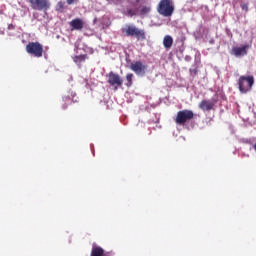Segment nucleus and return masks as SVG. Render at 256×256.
I'll return each mask as SVG.
<instances>
[{
    "label": "nucleus",
    "instance_id": "nucleus-1",
    "mask_svg": "<svg viewBox=\"0 0 256 256\" xmlns=\"http://www.w3.org/2000/svg\"><path fill=\"white\" fill-rule=\"evenodd\" d=\"M122 33H125L126 37H135L137 41H145V39H147L145 30L139 29L133 25H127L122 29Z\"/></svg>",
    "mask_w": 256,
    "mask_h": 256
},
{
    "label": "nucleus",
    "instance_id": "nucleus-2",
    "mask_svg": "<svg viewBox=\"0 0 256 256\" xmlns=\"http://www.w3.org/2000/svg\"><path fill=\"white\" fill-rule=\"evenodd\" d=\"M157 11L162 17H171L175 11V6L171 0H161L158 4Z\"/></svg>",
    "mask_w": 256,
    "mask_h": 256
},
{
    "label": "nucleus",
    "instance_id": "nucleus-3",
    "mask_svg": "<svg viewBox=\"0 0 256 256\" xmlns=\"http://www.w3.org/2000/svg\"><path fill=\"white\" fill-rule=\"evenodd\" d=\"M195 117V114L193 113L192 110L184 109L181 111H178L176 114V117L174 119L176 125H187L191 119Z\"/></svg>",
    "mask_w": 256,
    "mask_h": 256
},
{
    "label": "nucleus",
    "instance_id": "nucleus-4",
    "mask_svg": "<svg viewBox=\"0 0 256 256\" xmlns=\"http://www.w3.org/2000/svg\"><path fill=\"white\" fill-rule=\"evenodd\" d=\"M255 83V78L253 76H241L238 80V89L240 93H247L251 91V87Z\"/></svg>",
    "mask_w": 256,
    "mask_h": 256
},
{
    "label": "nucleus",
    "instance_id": "nucleus-5",
    "mask_svg": "<svg viewBox=\"0 0 256 256\" xmlns=\"http://www.w3.org/2000/svg\"><path fill=\"white\" fill-rule=\"evenodd\" d=\"M26 53L33 55V57H43V45L39 42H29L26 45Z\"/></svg>",
    "mask_w": 256,
    "mask_h": 256
},
{
    "label": "nucleus",
    "instance_id": "nucleus-6",
    "mask_svg": "<svg viewBox=\"0 0 256 256\" xmlns=\"http://www.w3.org/2000/svg\"><path fill=\"white\" fill-rule=\"evenodd\" d=\"M108 80L107 83L111 85V87H114V91H117L119 87H123V78L117 73L109 72L107 74Z\"/></svg>",
    "mask_w": 256,
    "mask_h": 256
},
{
    "label": "nucleus",
    "instance_id": "nucleus-7",
    "mask_svg": "<svg viewBox=\"0 0 256 256\" xmlns=\"http://www.w3.org/2000/svg\"><path fill=\"white\" fill-rule=\"evenodd\" d=\"M29 3L34 11H47L51 7L49 0H29Z\"/></svg>",
    "mask_w": 256,
    "mask_h": 256
},
{
    "label": "nucleus",
    "instance_id": "nucleus-8",
    "mask_svg": "<svg viewBox=\"0 0 256 256\" xmlns=\"http://www.w3.org/2000/svg\"><path fill=\"white\" fill-rule=\"evenodd\" d=\"M131 71H134L137 75L143 77L147 73V65L141 61H136L130 65Z\"/></svg>",
    "mask_w": 256,
    "mask_h": 256
},
{
    "label": "nucleus",
    "instance_id": "nucleus-9",
    "mask_svg": "<svg viewBox=\"0 0 256 256\" xmlns=\"http://www.w3.org/2000/svg\"><path fill=\"white\" fill-rule=\"evenodd\" d=\"M215 105H217V99L202 100L199 103V109H201L202 111H213Z\"/></svg>",
    "mask_w": 256,
    "mask_h": 256
},
{
    "label": "nucleus",
    "instance_id": "nucleus-10",
    "mask_svg": "<svg viewBox=\"0 0 256 256\" xmlns=\"http://www.w3.org/2000/svg\"><path fill=\"white\" fill-rule=\"evenodd\" d=\"M247 49H249V45H244L242 47H233L232 55H235V57H243L247 55Z\"/></svg>",
    "mask_w": 256,
    "mask_h": 256
},
{
    "label": "nucleus",
    "instance_id": "nucleus-11",
    "mask_svg": "<svg viewBox=\"0 0 256 256\" xmlns=\"http://www.w3.org/2000/svg\"><path fill=\"white\" fill-rule=\"evenodd\" d=\"M70 27H72V31H81L83 27H85V23L81 20V18H76L70 21Z\"/></svg>",
    "mask_w": 256,
    "mask_h": 256
},
{
    "label": "nucleus",
    "instance_id": "nucleus-12",
    "mask_svg": "<svg viewBox=\"0 0 256 256\" xmlns=\"http://www.w3.org/2000/svg\"><path fill=\"white\" fill-rule=\"evenodd\" d=\"M104 253H105V250H103L101 246H93L90 256H103Z\"/></svg>",
    "mask_w": 256,
    "mask_h": 256
},
{
    "label": "nucleus",
    "instance_id": "nucleus-13",
    "mask_svg": "<svg viewBox=\"0 0 256 256\" xmlns=\"http://www.w3.org/2000/svg\"><path fill=\"white\" fill-rule=\"evenodd\" d=\"M163 45L165 49H171L173 47V37L166 35L163 39Z\"/></svg>",
    "mask_w": 256,
    "mask_h": 256
},
{
    "label": "nucleus",
    "instance_id": "nucleus-14",
    "mask_svg": "<svg viewBox=\"0 0 256 256\" xmlns=\"http://www.w3.org/2000/svg\"><path fill=\"white\" fill-rule=\"evenodd\" d=\"M123 15H126V17H135L139 15V10L128 8L126 11L123 12Z\"/></svg>",
    "mask_w": 256,
    "mask_h": 256
},
{
    "label": "nucleus",
    "instance_id": "nucleus-15",
    "mask_svg": "<svg viewBox=\"0 0 256 256\" xmlns=\"http://www.w3.org/2000/svg\"><path fill=\"white\" fill-rule=\"evenodd\" d=\"M87 59V55H79L74 57V62L75 63H83Z\"/></svg>",
    "mask_w": 256,
    "mask_h": 256
},
{
    "label": "nucleus",
    "instance_id": "nucleus-16",
    "mask_svg": "<svg viewBox=\"0 0 256 256\" xmlns=\"http://www.w3.org/2000/svg\"><path fill=\"white\" fill-rule=\"evenodd\" d=\"M126 87H131L133 85V74L129 73L126 75Z\"/></svg>",
    "mask_w": 256,
    "mask_h": 256
},
{
    "label": "nucleus",
    "instance_id": "nucleus-17",
    "mask_svg": "<svg viewBox=\"0 0 256 256\" xmlns=\"http://www.w3.org/2000/svg\"><path fill=\"white\" fill-rule=\"evenodd\" d=\"M63 101L65 104L62 106V109H67L68 105H71V97L64 96Z\"/></svg>",
    "mask_w": 256,
    "mask_h": 256
},
{
    "label": "nucleus",
    "instance_id": "nucleus-18",
    "mask_svg": "<svg viewBox=\"0 0 256 256\" xmlns=\"http://www.w3.org/2000/svg\"><path fill=\"white\" fill-rule=\"evenodd\" d=\"M151 12V7L149 6H144L141 8L140 10V15L143 16V15H147L148 13Z\"/></svg>",
    "mask_w": 256,
    "mask_h": 256
},
{
    "label": "nucleus",
    "instance_id": "nucleus-19",
    "mask_svg": "<svg viewBox=\"0 0 256 256\" xmlns=\"http://www.w3.org/2000/svg\"><path fill=\"white\" fill-rule=\"evenodd\" d=\"M57 11L63 13V9H65V2L59 1L56 6Z\"/></svg>",
    "mask_w": 256,
    "mask_h": 256
},
{
    "label": "nucleus",
    "instance_id": "nucleus-20",
    "mask_svg": "<svg viewBox=\"0 0 256 256\" xmlns=\"http://www.w3.org/2000/svg\"><path fill=\"white\" fill-rule=\"evenodd\" d=\"M241 9L247 13V11H249V5L247 3H243L241 4Z\"/></svg>",
    "mask_w": 256,
    "mask_h": 256
},
{
    "label": "nucleus",
    "instance_id": "nucleus-21",
    "mask_svg": "<svg viewBox=\"0 0 256 256\" xmlns=\"http://www.w3.org/2000/svg\"><path fill=\"white\" fill-rule=\"evenodd\" d=\"M197 73H198L197 68L190 69V74L192 75V77H195V75H197Z\"/></svg>",
    "mask_w": 256,
    "mask_h": 256
},
{
    "label": "nucleus",
    "instance_id": "nucleus-22",
    "mask_svg": "<svg viewBox=\"0 0 256 256\" xmlns=\"http://www.w3.org/2000/svg\"><path fill=\"white\" fill-rule=\"evenodd\" d=\"M68 5H73V3H79V0H66Z\"/></svg>",
    "mask_w": 256,
    "mask_h": 256
},
{
    "label": "nucleus",
    "instance_id": "nucleus-23",
    "mask_svg": "<svg viewBox=\"0 0 256 256\" xmlns=\"http://www.w3.org/2000/svg\"><path fill=\"white\" fill-rule=\"evenodd\" d=\"M8 29H15V25L9 24V25H8Z\"/></svg>",
    "mask_w": 256,
    "mask_h": 256
},
{
    "label": "nucleus",
    "instance_id": "nucleus-24",
    "mask_svg": "<svg viewBox=\"0 0 256 256\" xmlns=\"http://www.w3.org/2000/svg\"><path fill=\"white\" fill-rule=\"evenodd\" d=\"M137 1V3H139V0H136Z\"/></svg>",
    "mask_w": 256,
    "mask_h": 256
}]
</instances>
